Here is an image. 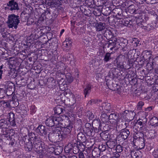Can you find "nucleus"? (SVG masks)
Returning a JSON list of instances; mask_svg holds the SVG:
<instances>
[{
  "label": "nucleus",
  "instance_id": "f257e3e1",
  "mask_svg": "<svg viewBox=\"0 0 158 158\" xmlns=\"http://www.w3.org/2000/svg\"><path fill=\"white\" fill-rule=\"evenodd\" d=\"M10 126L9 122L5 119L0 120V135L3 137L6 138L9 140L10 138V130L8 128Z\"/></svg>",
  "mask_w": 158,
  "mask_h": 158
},
{
  "label": "nucleus",
  "instance_id": "f03ea898",
  "mask_svg": "<svg viewBox=\"0 0 158 158\" xmlns=\"http://www.w3.org/2000/svg\"><path fill=\"white\" fill-rule=\"evenodd\" d=\"M19 17L14 14L8 16V20L7 22L8 26L9 28L13 27L16 29L19 22Z\"/></svg>",
  "mask_w": 158,
  "mask_h": 158
},
{
  "label": "nucleus",
  "instance_id": "7ed1b4c3",
  "mask_svg": "<svg viewBox=\"0 0 158 158\" xmlns=\"http://www.w3.org/2000/svg\"><path fill=\"white\" fill-rule=\"evenodd\" d=\"M117 117L116 114L114 113L111 114L109 117V123H110L113 125H116L117 124L118 122L119 121L120 119L117 120Z\"/></svg>",
  "mask_w": 158,
  "mask_h": 158
},
{
  "label": "nucleus",
  "instance_id": "20e7f679",
  "mask_svg": "<svg viewBox=\"0 0 158 158\" xmlns=\"http://www.w3.org/2000/svg\"><path fill=\"white\" fill-rule=\"evenodd\" d=\"M8 8L11 10L19 9L17 3L14 0L9 1L7 4Z\"/></svg>",
  "mask_w": 158,
  "mask_h": 158
},
{
  "label": "nucleus",
  "instance_id": "39448f33",
  "mask_svg": "<svg viewBox=\"0 0 158 158\" xmlns=\"http://www.w3.org/2000/svg\"><path fill=\"white\" fill-rule=\"evenodd\" d=\"M37 132L40 135L44 136L47 134L45 127L42 125L39 126L37 129Z\"/></svg>",
  "mask_w": 158,
  "mask_h": 158
},
{
  "label": "nucleus",
  "instance_id": "423d86ee",
  "mask_svg": "<svg viewBox=\"0 0 158 158\" xmlns=\"http://www.w3.org/2000/svg\"><path fill=\"white\" fill-rule=\"evenodd\" d=\"M63 119L65 118L66 120H68L69 121L72 122L73 121L75 118V116L74 114L71 113L67 114L66 115L62 116Z\"/></svg>",
  "mask_w": 158,
  "mask_h": 158
},
{
  "label": "nucleus",
  "instance_id": "0eeeda50",
  "mask_svg": "<svg viewBox=\"0 0 158 158\" xmlns=\"http://www.w3.org/2000/svg\"><path fill=\"white\" fill-rule=\"evenodd\" d=\"M15 115L13 113H10L9 114V117L8 118V122L9 125L12 126H15Z\"/></svg>",
  "mask_w": 158,
  "mask_h": 158
},
{
  "label": "nucleus",
  "instance_id": "6e6552de",
  "mask_svg": "<svg viewBox=\"0 0 158 158\" xmlns=\"http://www.w3.org/2000/svg\"><path fill=\"white\" fill-rule=\"evenodd\" d=\"M95 27L96 31H99L104 30L106 28L105 24L99 22L95 24Z\"/></svg>",
  "mask_w": 158,
  "mask_h": 158
},
{
  "label": "nucleus",
  "instance_id": "1a4fd4ad",
  "mask_svg": "<svg viewBox=\"0 0 158 158\" xmlns=\"http://www.w3.org/2000/svg\"><path fill=\"white\" fill-rule=\"evenodd\" d=\"M130 134L129 130L126 129L122 130L120 133L121 138L124 140L126 139Z\"/></svg>",
  "mask_w": 158,
  "mask_h": 158
},
{
  "label": "nucleus",
  "instance_id": "9d476101",
  "mask_svg": "<svg viewBox=\"0 0 158 158\" xmlns=\"http://www.w3.org/2000/svg\"><path fill=\"white\" fill-rule=\"evenodd\" d=\"M53 119L54 122V126H57L60 124H62V122L63 121V118H62L60 116L53 117Z\"/></svg>",
  "mask_w": 158,
  "mask_h": 158
},
{
  "label": "nucleus",
  "instance_id": "9b49d317",
  "mask_svg": "<svg viewBox=\"0 0 158 158\" xmlns=\"http://www.w3.org/2000/svg\"><path fill=\"white\" fill-rule=\"evenodd\" d=\"M1 32L3 38V40H5L8 39V36L10 35L6 31H5L4 28H2L1 30Z\"/></svg>",
  "mask_w": 158,
  "mask_h": 158
},
{
  "label": "nucleus",
  "instance_id": "f8f14e48",
  "mask_svg": "<svg viewBox=\"0 0 158 158\" xmlns=\"http://www.w3.org/2000/svg\"><path fill=\"white\" fill-rule=\"evenodd\" d=\"M47 126L48 127H52L54 126V122L52 117H50L47 119L45 122Z\"/></svg>",
  "mask_w": 158,
  "mask_h": 158
},
{
  "label": "nucleus",
  "instance_id": "ddd939ff",
  "mask_svg": "<svg viewBox=\"0 0 158 158\" xmlns=\"http://www.w3.org/2000/svg\"><path fill=\"white\" fill-rule=\"evenodd\" d=\"M108 118L107 115L106 114H103L102 115L101 117V120L102 122L105 123L106 125H109Z\"/></svg>",
  "mask_w": 158,
  "mask_h": 158
},
{
  "label": "nucleus",
  "instance_id": "4468645a",
  "mask_svg": "<svg viewBox=\"0 0 158 158\" xmlns=\"http://www.w3.org/2000/svg\"><path fill=\"white\" fill-rule=\"evenodd\" d=\"M158 119L156 117H153L151 120L152 125L155 127L158 126Z\"/></svg>",
  "mask_w": 158,
  "mask_h": 158
},
{
  "label": "nucleus",
  "instance_id": "2eb2a0df",
  "mask_svg": "<svg viewBox=\"0 0 158 158\" xmlns=\"http://www.w3.org/2000/svg\"><path fill=\"white\" fill-rule=\"evenodd\" d=\"M116 144L115 141H114L109 140L106 143V145L109 148L111 149L114 148Z\"/></svg>",
  "mask_w": 158,
  "mask_h": 158
},
{
  "label": "nucleus",
  "instance_id": "dca6fc26",
  "mask_svg": "<svg viewBox=\"0 0 158 158\" xmlns=\"http://www.w3.org/2000/svg\"><path fill=\"white\" fill-rule=\"evenodd\" d=\"M131 154L132 158H140V155L138 152L135 151H132L131 152Z\"/></svg>",
  "mask_w": 158,
  "mask_h": 158
},
{
  "label": "nucleus",
  "instance_id": "f3484780",
  "mask_svg": "<svg viewBox=\"0 0 158 158\" xmlns=\"http://www.w3.org/2000/svg\"><path fill=\"white\" fill-rule=\"evenodd\" d=\"M72 127L70 126H67L66 127H64L63 128L62 130L65 134L69 133L72 130Z\"/></svg>",
  "mask_w": 158,
  "mask_h": 158
},
{
  "label": "nucleus",
  "instance_id": "a211bd4d",
  "mask_svg": "<svg viewBox=\"0 0 158 158\" xmlns=\"http://www.w3.org/2000/svg\"><path fill=\"white\" fill-rule=\"evenodd\" d=\"M102 110H109L110 109V104L108 103H103L102 105Z\"/></svg>",
  "mask_w": 158,
  "mask_h": 158
},
{
  "label": "nucleus",
  "instance_id": "6ab92c4d",
  "mask_svg": "<svg viewBox=\"0 0 158 158\" xmlns=\"http://www.w3.org/2000/svg\"><path fill=\"white\" fill-rule=\"evenodd\" d=\"M63 109L59 106L56 107L54 109L55 112L58 114H61L63 111Z\"/></svg>",
  "mask_w": 158,
  "mask_h": 158
},
{
  "label": "nucleus",
  "instance_id": "aec40b11",
  "mask_svg": "<svg viewBox=\"0 0 158 158\" xmlns=\"http://www.w3.org/2000/svg\"><path fill=\"white\" fill-rule=\"evenodd\" d=\"M64 94L65 97L67 98L70 97L71 95L73 96L72 93L69 89H67L65 90L64 92Z\"/></svg>",
  "mask_w": 158,
  "mask_h": 158
},
{
  "label": "nucleus",
  "instance_id": "412c9836",
  "mask_svg": "<svg viewBox=\"0 0 158 158\" xmlns=\"http://www.w3.org/2000/svg\"><path fill=\"white\" fill-rule=\"evenodd\" d=\"M91 86L90 85H88L86 86V88L84 89V93L85 94V96L90 92Z\"/></svg>",
  "mask_w": 158,
  "mask_h": 158
},
{
  "label": "nucleus",
  "instance_id": "4be33fe9",
  "mask_svg": "<svg viewBox=\"0 0 158 158\" xmlns=\"http://www.w3.org/2000/svg\"><path fill=\"white\" fill-rule=\"evenodd\" d=\"M77 148L80 151H83L85 149V146L82 143H79L77 145Z\"/></svg>",
  "mask_w": 158,
  "mask_h": 158
},
{
  "label": "nucleus",
  "instance_id": "5701e85b",
  "mask_svg": "<svg viewBox=\"0 0 158 158\" xmlns=\"http://www.w3.org/2000/svg\"><path fill=\"white\" fill-rule=\"evenodd\" d=\"M112 53V52L111 53H107L106 54L104 59V60L106 62L108 61L110 59V56L111 54Z\"/></svg>",
  "mask_w": 158,
  "mask_h": 158
},
{
  "label": "nucleus",
  "instance_id": "b1692460",
  "mask_svg": "<svg viewBox=\"0 0 158 158\" xmlns=\"http://www.w3.org/2000/svg\"><path fill=\"white\" fill-rule=\"evenodd\" d=\"M129 11L130 13H136V11L135 9L134 6V5H131L129 7Z\"/></svg>",
  "mask_w": 158,
  "mask_h": 158
},
{
  "label": "nucleus",
  "instance_id": "393cba45",
  "mask_svg": "<svg viewBox=\"0 0 158 158\" xmlns=\"http://www.w3.org/2000/svg\"><path fill=\"white\" fill-rule=\"evenodd\" d=\"M144 105V102L142 101L139 102L137 104V109L140 110Z\"/></svg>",
  "mask_w": 158,
  "mask_h": 158
},
{
  "label": "nucleus",
  "instance_id": "a878e982",
  "mask_svg": "<svg viewBox=\"0 0 158 158\" xmlns=\"http://www.w3.org/2000/svg\"><path fill=\"white\" fill-rule=\"evenodd\" d=\"M75 102L76 101L75 99L73 98H72L70 100L69 104L71 106H74L75 105Z\"/></svg>",
  "mask_w": 158,
  "mask_h": 158
},
{
  "label": "nucleus",
  "instance_id": "bb28decb",
  "mask_svg": "<svg viewBox=\"0 0 158 158\" xmlns=\"http://www.w3.org/2000/svg\"><path fill=\"white\" fill-rule=\"evenodd\" d=\"M71 145V144L68 143V145L64 147V150L66 151H70L71 149V148L70 147Z\"/></svg>",
  "mask_w": 158,
  "mask_h": 158
},
{
  "label": "nucleus",
  "instance_id": "cd10ccee",
  "mask_svg": "<svg viewBox=\"0 0 158 158\" xmlns=\"http://www.w3.org/2000/svg\"><path fill=\"white\" fill-rule=\"evenodd\" d=\"M99 148L101 151H104L106 149V146L104 145H102L99 146Z\"/></svg>",
  "mask_w": 158,
  "mask_h": 158
},
{
  "label": "nucleus",
  "instance_id": "c85d7f7f",
  "mask_svg": "<svg viewBox=\"0 0 158 158\" xmlns=\"http://www.w3.org/2000/svg\"><path fill=\"white\" fill-rule=\"evenodd\" d=\"M123 23H124V25L126 26H128L129 24H130V22L128 19H125L123 20Z\"/></svg>",
  "mask_w": 158,
  "mask_h": 158
},
{
  "label": "nucleus",
  "instance_id": "c756f323",
  "mask_svg": "<svg viewBox=\"0 0 158 158\" xmlns=\"http://www.w3.org/2000/svg\"><path fill=\"white\" fill-rule=\"evenodd\" d=\"M153 155L155 158H158V150H155L153 153Z\"/></svg>",
  "mask_w": 158,
  "mask_h": 158
},
{
  "label": "nucleus",
  "instance_id": "7c9ffc66",
  "mask_svg": "<svg viewBox=\"0 0 158 158\" xmlns=\"http://www.w3.org/2000/svg\"><path fill=\"white\" fill-rule=\"evenodd\" d=\"M115 44H114V43H109L108 44V48H109L110 47V46H113V47L110 48V49L111 50H112L114 48H115Z\"/></svg>",
  "mask_w": 158,
  "mask_h": 158
},
{
  "label": "nucleus",
  "instance_id": "2f4dec72",
  "mask_svg": "<svg viewBox=\"0 0 158 158\" xmlns=\"http://www.w3.org/2000/svg\"><path fill=\"white\" fill-rule=\"evenodd\" d=\"M67 40H66L64 42V44H65L66 45V47H69L70 46L71 44V42H70L69 41L68 42V43H67Z\"/></svg>",
  "mask_w": 158,
  "mask_h": 158
},
{
  "label": "nucleus",
  "instance_id": "473e14b6",
  "mask_svg": "<svg viewBox=\"0 0 158 158\" xmlns=\"http://www.w3.org/2000/svg\"><path fill=\"white\" fill-rule=\"evenodd\" d=\"M151 59H152V62H150V64H150L151 65V69H150V70L152 69H153V66L154 64H153L154 63V59H152V58H150L149 59L150 61L151 60Z\"/></svg>",
  "mask_w": 158,
  "mask_h": 158
},
{
  "label": "nucleus",
  "instance_id": "72a5a7b5",
  "mask_svg": "<svg viewBox=\"0 0 158 158\" xmlns=\"http://www.w3.org/2000/svg\"><path fill=\"white\" fill-rule=\"evenodd\" d=\"M78 157L79 158H85L84 154L82 152L79 153Z\"/></svg>",
  "mask_w": 158,
  "mask_h": 158
},
{
  "label": "nucleus",
  "instance_id": "f704fd0d",
  "mask_svg": "<svg viewBox=\"0 0 158 158\" xmlns=\"http://www.w3.org/2000/svg\"><path fill=\"white\" fill-rule=\"evenodd\" d=\"M67 76L68 75H67L66 77V78L67 79L69 83H70V82H72V81H73V77H70L69 78L67 77Z\"/></svg>",
  "mask_w": 158,
  "mask_h": 158
},
{
  "label": "nucleus",
  "instance_id": "c9c22d12",
  "mask_svg": "<svg viewBox=\"0 0 158 158\" xmlns=\"http://www.w3.org/2000/svg\"><path fill=\"white\" fill-rule=\"evenodd\" d=\"M151 1L152 2V4L158 2V0H152Z\"/></svg>",
  "mask_w": 158,
  "mask_h": 158
},
{
  "label": "nucleus",
  "instance_id": "e433bc0d",
  "mask_svg": "<svg viewBox=\"0 0 158 158\" xmlns=\"http://www.w3.org/2000/svg\"><path fill=\"white\" fill-rule=\"evenodd\" d=\"M137 124L140 126H141L142 125L143 123L142 122L139 121L137 123Z\"/></svg>",
  "mask_w": 158,
  "mask_h": 158
},
{
  "label": "nucleus",
  "instance_id": "4c0bfd02",
  "mask_svg": "<svg viewBox=\"0 0 158 158\" xmlns=\"http://www.w3.org/2000/svg\"><path fill=\"white\" fill-rule=\"evenodd\" d=\"M81 134H79L78 135H77V138H78V139L79 140H80V139H79V138L80 137H81Z\"/></svg>",
  "mask_w": 158,
  "mask_h": 158
},
{
  "label": "nucleus",
  "instance_id": "58836bf2",
  "mask_svg": "<svg viewBox=\"0 0 158 158\" xmlns=\"http://www.w3.org/2000/svg\"><path fill=\"white\" fill-rule=\"evenodd\" d=\"M118 68H120L121 69H123L124 68L123 65H121L119 66H118Z\"/></svg>",
  "mask_w": 158,
  "mask_h": 158
},
{
  "label": "nucleus",
  "instance_id": "ea45409f",
  "mask_svg": "<svg viewBox=\"0 0 158 158\" xmlns=\"http://www.w3.org/2000/svg\"><path fill=\"white\" fill-rule=\"evenodd\" d=\"M69 158H77V157L76 156L73 155L70 156Z\"/></svg>",
  "mask_w": 158,
  "mask_h": 158
},
{
  "label": "nucleus",
  "instance_id": "a19ab883",
  "mask_svg": "<svg viewBox=\"0 0 158 158\" xmlns=\"http://www.w3.org/2000/svg\"><path fill=\"white\" fill-rule=\"evenodd\" d=\"M64 30L63 29H62L61 30V31L60 32V35H61L64 32Z\"/></svg>",
  "mask_w": 158,
  "mask_h": 158
},
{
  "label": "nucleus",
  "instance_id": "79ce46f5",
  "mask_svg": "<svg viewBox=\"0 0 158 158\" xmlns=\"http://www.w3.org/2000/svg\"><path fill=\"white\" fill-rule=\"evenodd\" d=\"M2 71L0 69V79H1L2 78Z\"/></svg>",
  "mask_w": 158,
  "mask_h": 158
},
{
  "label": "nucleus",
  "instance_id": "37998d69",
  "mask_svg": "<svg viewBox=\"0 0 158 158\" xmlns=\"http://www.w3.org/2000/svg\"><path fill=\"white\" fill-rule=\"evenodd\" d=\"M119 40H120V41H123V40H124V39H123V38H119Z\"/></svg>",
  "mask_w": 158,
  "mask_h": 158
},
{
  "label": "nucleus",
  "instance_id": "c03bdc74",
  "mask_svg": "<svg viewBox=\"0 0 158 158\" xmlns=\"http://www.w3.org/2000/svg\"><path fill=\"white\" fill-rule=\"evenodd\" d=\"M95 153V151L94 150H93L92 152V154L93 156L94 155V153Z\"/></svg>",
  "mask_w": 158,
  "mask_h": 158
},
{
  "label": "nucleus",
  "instance_id": "a18cd8bd",
  "mask_svg": "<svg viewBox=\"0 0 158 158\" xmlns=\"http://www.w3.org/2000/svg\"><path fill=\"white\" fill-rule=\"evenodd\" d=\"M135 43L136 44V46H137V45L139 44V41L136 42H135Z\"/></svg>",
  "mask_w": 158,
  "mask_h": 158
},
{
  "label": "nucleus",
  "instance_id": "49530a36",
  "mask_svg": "<svg viewBox=\"0 0 158 158\" xmlns=\"http://www.w3.org/2000/svg\"><path fill=\"white\" fill-rule=\"evenodd\" d=\"M36 110L35 108V109H34V110H33V112L34 113H35V112Z\"/></svg>",
  "mask_w": 158,
  "mask_h": 158
},
{
  "label": "nucleus",
  "instance_id": "de8ad7c7",
  "mask_svg": "<svg viewBox=\"0 0 158 158\" xmlns=\"http://www.w3.org/2000/svg\"><path fill=\"white\" fill-rule=\"evenodd\" d=\"M33 2H35V3H36V2H37V1L35 0H34V1H33Z\"/></svg>",
  "mask_w": 158,
  "mask_h": 158
},
{
  "label": "nucleus",
  "instance_id": "09e8293b",
  "mask_svg": "<svg viewBox=\"0 0 158 158\" xmlns=\"http://www.w3.org/2000/svg\"><path fill=\"white\" fill-rule=\"evenodd\" d=\"M119 40L118 39L116 41H117V42H118V43L119 42Z\"/></svg>",
  "mask_w": 158,
  "mask_h": 158
},
{
  "label": "nucleus",
  "instance_id": "8fccbe9b",
  "mask_svg": "<svg viewBox=\"0 0 158 158\" xmlns=\"http://www.w3.org/2000/svg\"><path fill=\"white\" fill-rule=\"evenodd\" d=\"M60 73H61V74H63L64 73V72H60Z\"/></svg>",
  "mask_w": 158,
  "mask_h": 158
},
{
  "label": "nucleus",
  "instance_id": "3c124183",
  "mask_svg": "<svg viewBox=\"0 0 158 158\" xmlns=\"http://www.w3.org/2000/svg\"><path fill=\"white\" fill-rule=\"evenodd\" d=\"M151 109V110L152 109V108L151 107H148L147 108V109Z\"/></svg>",
  "mask_w": 158,
  "mask_h": 158
},
{
  "label": "nucleus",
  "instance_id": "603ef678",
  "mask_svg": "<svg viewBox=\"0 0 158 158\" xmlns=\"http://www.w3.org/2000/svg\"><path fill=\"white\" fill-rule=\"evenodd\" d=\"M142 2H143L144 1H145V0H140Z\"/></svg>",
  "mask_w": 158,
  "mask_h": 158
},
{
  "label": "nucleus",
  "instance_id": "864d4df0",
  "mask_svg": "<svg viewBox=\"0 0 158 158\" xmlns=\"http://www.w3.org/2000/svg\"><path fill=\"white\" fill-rule=\"evenodd\" d=\"M55 1H56L57 2H60L58 0H55Z\"/></svg>",
  "mask_w": 158,
  "mask_h": 158
},
{
  "label": "nucleus",
  "instance_id": "5fc2aeb1",
  "mask_svg": "<svg viewBox=\"0 0 158 158\" xmlns=\"http://www.w3.org/2000/svg\"><path fill=\"white\" fill-rule=\"evenodd\" d=\"M88 158H93L92 156L89 157Z\"/></svg>",
  "mask_w": 158,
  "mask_h": 158
},
{
  "label": "nucleus",
  "instance_id": "6e6d98bb",
  "mask_svg": "<svg viewBox=\"0 0 158 158\" xmlns=\"http://www.w3.org/2000/svg\"><path fill=\"white\" fill-rule=\"evenodd\" d=\"M101 125V123H99V126H100Z\"/></svg>",
  "mask_w": 158,
  "mask_h": 158
},
{
  "label": "nucleus",
  "instance_id": "4d7b16f0",
  "mask_svg": "<svg viewBox=\"0 0 158 158\" xmlns=\"http://www.w3.org/2000/svg\"><path fill=\"white\" fill-rule=\"evenodd\" d=\"M149 63H148V65L149 64Z\"/></svg>",
  "mask_w": 158,
  "mask_h": 158
},
{
  "label": "nucleus",
  "instance_id": "13d9d810",
  "mask_svg": "<svg viewBox=\"0 0 158 158\" xmlns=\"http://www.w3.org/2000/svg\"><path fill=\"white\" fill-rule=\"evenodd\" d=\"M69 75H70V74H68V75L69 76Z\"/></svg>",
  "mask_w": 158,
  "mask_h": 158
},
{
  "label": "nucleus",
  "instance_id": "bf43d9fd",
  "mask_svg": "<svg viewBox=\"0 0 158 158\" xmlns=\"http://www.w3.org/2000/svg\"><path fill=\"white\" fill-rule=\"evenodd\" d=\"M52 80H53V78H51Z\"/></svg>",
  "mask_w": 158,
  "mask_h": 158
},
{
  "label": "nucleus",
  "instance_id": "052dcab7",
  "mask_svg": "<svg viewBox=\"0 0 158 158\" xmlns=\"http://www.w3.org/2000/svg\"><path fill=\"white\" fill-rule=\"evenodd\" d=\"M121 150H122V148H121Z\"/></svg>",
  "mask_w": 158,
  "mask_h": 158
},
{
  "label": "nucleus",
  "instance_id": "680f3d73",
  "mask_svg": "<svg viewBox=\"0 0 158 158\" xmlns=\"http://www.w3.org/2000/svg\"><path fill=\"white\" fill-rule=\"evenodd\" d=\"M119 147V146H118V147Z\"/></svg>",
  "mask_w": 158,
  "mask_h": 158
}]
</instances>
